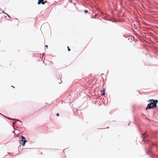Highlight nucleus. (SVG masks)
Here are the masks:
<instances>
[{"mask_svg":"<svg viewBox=\"0 0 158 158\" xmlns=\"http://www.w3.org/2000/svg\"><path fill=\"white\" fill-rule=\"evenodd\" d=\"M12 87H13V88H14V87H13V86H12Z\"/></svg>","mask_w":158,"mask_h":158,"instance_id":"obj_15","label":"nucleus"},{"mask_svg":"<svg viewBox=\"0 0 158 158\" xmlns=\"http://www.w3.org/2000/svg\"><path fill=\"white\" fill-rule=\"evenodd\" d=\"M98 15V14H96V15H95L94 16V18L95 19L96 18V17Z\"/></svg>","mask_w":158,"mask_h":158,"instance_id":"obj_6","label":"nucleus"},{"mask_svg":"<svg viewBox=\"0 0 158 158\" xmlns=\"http://www.w3.org/2000/svg\"><path fill=\"white\" fill-rule=\"evenodd\" d=\"M47 2L45 1V2H44V0H38V4H40V3H42L43 5L45 3H47Z\"/></svg>","mask_w":158,"mask_h":158,"instance_id":"obj_3","label":"nucleus"},{"mask_svg":"<svg viewBox=\"0 0 158 158\" xmlns=\"http://www.w3.org/2000/svg\"><path fill=\"white\" fill-rule=\"evenodd\" d=\"M12 87H13V88H14V87H13V86H12Z\"/></svg>","mask_w":158,"mask_h":158,"instance_id":"obj_14","label":"nucleus"},{"mask_svg":"<svg viewBox=\"0 0 158 158\" xmlns=\"http://www.w3.org/2000/svg\"><path fill=\"white\" fill-rule=\"evenodd\" d=\"M101 92L102 93L103 95H104L105 94L104 89H103V90H101Z\"/></svg>","mask_w":158,"mask_h":158,"instance_id":"obj_4","label":"nucleus"},{"mask_svg":"<svg viewBox=\"0 0 158 158\" xmlns=\"http://www.w3.org/2000/svg\"><path fill=\"white\" fill-rule=\"evenodd\" d=\"M45 47H46V48H48V45H46Z\"/></svg>","mask_w":158,"mask_h":158,"instance_id":"obj_11","label":"nucleus"},{"mask_svg":"<svg viewBox=\"0 0 158 158\" xmlns=\"http://www.w3.org/2000/svg\"><path fill=\"white\" fill-rule=\"evenodd\" d=\"M87 12H88V11L87 10H85L84 11V12L85 13H87Z\"/></svg>","mask_w":158,"mask_h":158,"instance_id":"obj_8","label":"nucleus"},{"mask_svg":"<svg viewBox=\"0 0 158 158\" xmlns=\"http://www.w3.org/2000/svg\"><path fill=\"white\" fill-rule=\"evenodd\" d=\"M68 48V50L69 51L70 50V49L69 48V47L68 46H67Z\"/></svg>","mask_w":158,"mask_h":158,"instance_id":"obj_7","label":"nucleus"},{"mask_svg":"<svg viewBox=\"0 0 158 158\" xmlns=\"http://www.w3.org/2000/svg\"><path fill=\"white\" fill-rule=\"evenodd\" d=\"M12 87H13V88H14V87H13V86H12Z\"/></svg>","mask_w":158,"mask_h":158,"instance_id":"obj_16","label":"nucleus"},{"mask_svg":"<svg viewBox=\"0 0 158 158\" xmlns=\"http://www.w3.org/2000/svg\"><path fill=\"white\" fill-rule=\"evenodd\" d=\"M150 101L151 102L150 103L148 104L147 107L146 108V110H147L148 109L154 108L155 107H156V104L158 102V101L157 100L150 99L149 100L148 102H149Z\"/></svg>","mask_w":158,"mask_h":158,"instance_id":"obj_1","label":"nucleus"},{"mask_svg":"<svg viewBox=\"0 0 158 158\" xmlns=\"http://www.w3.org/2000/svg\"><path fill=\"white\" fill-rule=\"evenodd\" d=\"M5 14H6V15H7L8 16L9 18H10V16L7 14H6V13H5Z\"/></svg>","mask_w":158,"mask_h":158,"instance_id":"obj_9","label":"nucleus"},{"mask_svg":"<svg viewBox=\"0 0 158 158\" xmlns=\"http://www.w3.org/2000/svg\"><path fill=\"white\" fill-rule=\"evenodd\" d=\"M6 118L9 119H10V120H15V119H12L10 118H9V117H6Z\"/></svg>","mask_w":158,"mask_h":158,"instance_id":"obj_5","label":"nucleus"},{"mask_svg":"<svg viewBox=\"0 0 158 158\" xmlns=\"http://www.w3.org/2000/svg\"><path fill=\"white\" fill-rule=\"evenodd\" d=\"M4 117L6 118V117H6V116H4Z\"/></svg>","mask_w":158,"mask_h":158,"instance_id":"obj_12","label":"nucleus"},{"mask_svg":"<svg viewBox=\"0 0 158 158\" xmlns=\"http://www.w3.org/2000/svg\"><path fill=\"white\" fill-rule=\"evenodd\" d=\"M15 122H13V124H15Z\"/></svg>","mask_w":158,"mask_h":158,"instance_id":"obj_13","label":"nucleus"},{"mask_svg":"<svg viewBox=\"0 0 158 158\" xmlns=\"http://www.w3.org/2000/svg\"><path fill=\"white\" fill-rule=\"evenodd\" d=\"M21 139L20 140V143H22L23 146H24L27 141L25 139V138L23 136H21Z\"/></svg>","mask_w":158,"mask_h":158,"instance_id":"obj_2","label":"nucleus"},{"mask_svg":"<svg viewBox=\"0 0 158 158\" xmlns=\"http://www.w3.org/2000/svg\"><path fill=\"white\" fill-rule=\"evenodd\" d=\"M56 115L57 116H59V114L57 113L56 114Z\"/></svg>","mask_w":158,"mask_h":158,"instance_id":"obj_10","label":"nucleus"}]
</instances>
